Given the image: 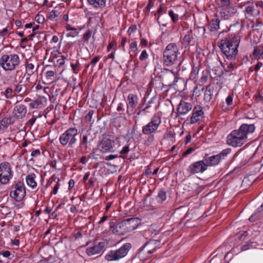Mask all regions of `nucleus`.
<instances>
[{"label": "nucleus", "mask_w": 263, "mask_h": 263, "mask_svg": "<svg viewBox=\"0 0 263 263\" xmlns=\"http://www.w3.org/2000/svg\"><path fill=\"white\" fill-rule=\"evenodd\" d=\"M230 0H220V5L222 8L230 7Z\"/></svg>", "instance_id": "a18cd8bd"}, {"label": "nucleus", "mask_w": 263, "mask_h": 263, "mask_svg": "<svg viewBox=\"0 0 263 263\" xmlns=\"http://www.w3.org/2000/svg\"><path fill=\"white\" fill-rule=\"evenodd\" d=\"M31 156L32 157H35L40 155V151L39 149H35L31 152Z\"/></svg>", "instance_id": "680f3d73"}, {"label": "nucleus", "mask_w": 263, "mask_h": 263, "mask_svg": "<svg viewBox=\"0 0 263 263\" xmlns=\"http://www.w3.org/2000/svg\"><path fill=\"white\" fill-rule=\"evenodd\" d=\"M207 167L203 161L195 162L190 165L187 171L192 174L198 173H203L206 170Z\"/></svg>", "instance_id": "f8f14e48"}, {"label": "nucleus", "mask_w": 263, "mask_h": 263, "mask_svg": "<svg viewBox=\"0 0 263 263\" xmlns=\"http://www.w3.org/2000/svg\"><path fill=\"white\" fill-rule=\"evenodd\" d=\"M14 121L12 117H5L0 122L1 126H3L4 128L7 127L9 125L12 124L14 123Z\"/></svg>", "instance_id": "c85d7f7f"}, {"label": "nucleus", "mask_w": 263, "mask_h": 263, "mask_svg": "<svg viewBox=\"0 0 263 263\" xmlns=\"http://www.w3.org/2000/svg\"><path fill=\"white\" fill-rule=\"evenodd\" d=\"M54 73L53 71H48L46 73V76L48 79H49L53 77L54 76Z\"/></svg>", "instance_id": "0e129e2a"}, {"label": "nucleus", "mask_w": 263, "mask_h": 263, "mask_svg": "<svg viewBox=\"0 0 263 263\" xmlns=\"http://www.w3.org/2000/svg\"><path fill=\"white\" fill-rule=\"evenodd\" d=\"M214 87L211 84L208 85L205 88L204 94V100L205 102H210L213 97Z\"/></svg>", "instance_id": "4be33fe9"}, {"label": "nucleus", "mask_w": 263, "mask_h": 263, "mask_svg": "<svg viewBox=\"0 0 263 263\" xmlns=\"http://www.w3.org/2000/svg\"><path fill=\"white\" fill-rule=\"evenodd\" d=\"M100 57L99 56H97L96 57H95L92 60V61H91V63L90 64L94 65L95 64H96L98 61L99 60H100Z\"/></svg>", "instance_id": "e2e57ef3"}, {"label": "nucleus", "mask_w": 263, "mask_h": 263, "mask_svg": "<svg viewBox=\"0 0 263 263\" xmlns=\"http://www.w3.org/2000/svg\"><path fill=\"white\" fill-rule=\"evenodd\" d=\"M168 15L171 17L173 22L174 23H176L178 20V15L175 14L173 11L171 10L168 12Z\"/></svg>", "instance_id": "4c0bfd02"}, {"label": "nucleus", "mask_w": 263, "mask_h": 263, "mask_svg": "<svg viewBox=\"0 0 263 263\" xmlns=\"http://www.w3.org/2000/svg\"><path fill=\"white\" fill-rule=\"evenodd\" d=\"M79 64V62H77L76 64H74L73 63L71 64V66L72 69L73 71L76 73H77V72L76 71V68Z\"/></svg>", "instance_id": "338daca9"}, {"label": "nucleus", "mask_w": 263, "mask_h": 263, "mask_svg": "<svg viewBox=\"0 0 263 263\" xmlns=\"http://www.w3.org/2000/svg\"><path fill=\"white\" fill-rule=\"evenodd\" d=\"M263 9V3L262 1L258 2L256 4H252L246 8L245 11L246 18L250 20L257 17Z\"/></svg>", "instance_id": "9d476101"}, {"label": "nucleus", "mask_w": 263, "mask_h": 263, "mask_svg": "<svg viewBox=\"0 0 263 263\" xmlns=\"http://www.w3.org/2000/svg\"><path fill=\"white\" fill-rule=\"evenodd\" d=\"M151 105H145L144 103L139 106L137 109V114L138 116L141 115L143 112H149Z\"/></svg>", "instance_id": "c756f323"}, {"label": "nucleus", "mask_w": 263, "mask_h": 263, "mask_svg": "<svg viewBox=\"0 0 263 263\" xmlns=\"http://www.w3.org/2000/svg\"><path fill=\"white\" fill-rule=\"evenodd\" d=\"M117 157V155H110L109 156H106L105 158V160L106 161H109L110 160H112Z\"/></svg>", "instance_id": "13d9d810"}, {"label": "nucleus", "mask_w": 263, "mask_h": 263, "mask_svg": "<svg viewBox=\"0 0 263 263\" xmlns=\"http://www.w3.org/2000/svg\"><path fill=\"white\" fill-rule=\"evenodd\" d=\"M253 0H237L239 3L238 4L241 7L245 6V5L249 4Z\"/></svg>", "instance_id": "09e8293b"}, {"label": "nucleus", "mask_w": 263, "mask_h": 263, "mask_svg": "<svg viewBox=\"0 0 263 263\" xmlns=\"http://www.w3.org/2000/svg\"><path fill=\"white\" fill-rule=\"evenodd\" d=\"M254 124H242L238 129H235L227 136V143L234 147H239L248 140V136L254 132Z\"/></svg>", "instance_id": "f257e3e1"}, {"label": "nucleus", "mask_w": 263, "mask_h": 263, "mask_svg": "<svg viewBox=\"0 0 263 263\" xmlns=\"http://www.w3.org/2000/svg\"><path fill=\"white\" fill-rule=\"evenodd\" d=\"M91 31L90 30H87L83 35L82 41L84 44H87L88 43L89 40L91 36Z\"/></svg>", "instance_id": "72a5a7b5"}, {"label": "nucleus", "mask_w": 263, "mask_h": 263, "mask_svg": "<svg viewBox=\"0 0 263 263\" xmlns=\"http://www.w3.org/2000/svg\"><path fill=\"white\" fill-rule=\"evenodd\" d=\"M179 54V48L176 43L168 44L163 52V64L166 66L176 64Z\"/></svg>", "instance_id": "20e7f679"}, {"label": "nucleus", "mask_w": 263, "mask_h": 263, "mask_svg": "<svg viewBox=\"0 0 263 263\" xmlns=\"http://www.w3.org/2000/svg\"><path fill=\"white\" fill-rule=\"evenodd\" d=\"M152 165L150 164L147 166V168L146 169L145 172V174L146 176H148V175H151L152 174Z\"/></svg>", "instance_id": "5fc2aeb1"}, {"label": "nucleus", "mask_w": 263, "mask_h": 263, "mask_svg": "<svg viewBox=\"0 0 263 263\" xmlns=\"http://www.w3.org/2000/svg\"><path fill=\"white\" fill-rule=\"evenodd\" d=\"M137 29V27L136 25H132L130 26V27L128 29V32L130 34L131 33H133L135 32Z\"/></svg>", "instance_id": "bf43d9fd"}, {"label": "nucleus", "mask_w": 263, "mask_h": 263, "mask_svg": "<svg viewBox=\"0 0 263 263\" xmlns=\"http://www.w3.org/2000/svg\"><path fill=\"white\" fill-rule=\"evenodd\" d=\"M194 151V148H188L186 151H185L182 154V156L183 157H185L187 155H188L189 154H191V153H192Z\"/></svg>", "instance_id": "6e6d98bb"}, {"label": "nucleus", "mask_w": 263, "mask_h": 263, "mask_svg": "<svg viewBox=\"0 0 263 263\" xmlns=\"http://www.w3.org/2000/svg\"><path fill=\"white\" fill-rule=\"evenodd\" d=\"M26 195V190L23 182L18 181L11 186L10 196L16 201H21Z\"/></svg>", "instance_id": "1a4fd4ad"}, {"label": "nucleus", "mask_w": 263, "mask_h": 263, "mask_svg": "<svg viewBox=\"0 0 263 263\" xmlns=\"http://www.w3.org/2000/svg\"><path fill=\"white\" fill-rule=\"evenodd\" d=\"M40 104H41V101L37 99L31 102L29 105L30 108L33 109L37 108Z\"/></svg>", "instance_id": "58836bf2"}, {"label": "nucleus", "mask_w": 263, "mask_h": 263, "mask_svg": "<svg viewBox=\"0 0 263 263\" xmlns=\"http://www.w3.org/2000/svg\"><path fill=\"white\" fill-rule=\"evenodd\" d=\"M208 78V76L207 75V74L206 73L205 74V72H203L202 76L200 78V81H201V83H203L205 82H206Z\"/></svg>", "instance_id": "603ef678"}, {"label": "nucleus", "mask_w": 263, "mask_h": 263, "mask_svg": "<svg viewBox=\"0 0 263 263\" xmlns=\"http://www.w3.org/2000/svg\"><path fill=\"white\" fill-rule=\"evenodd\" d=\"M253 242H248L246 244L243 245L241 248V250L242 251H246L249 249L251 246Z\"/></svg>", "instance_id": "de8ad7c7"}, {"label": "nucleus", "mask_w": 263, "mask_h": 263, "mask_svg": "<svg viewBox=\"0 0 263 263\" xmlns=\"http://www.w3.org/2000/svg\"><path fill=\"white\" fill-rule=\"evenodd\" d=\"M226 103L228 106L232 105L233 103V97L232 96L229 95L226 98Z\"/></svg>", "instance_id": "3c124183"}, {"label": "nucleus", "mask_w": 263, "mask_h": 263, "mask_svg": "<svg viewBox=\"0 0 263 263\" xmlns=\"http://www.w3.org/2000/svg\"><path fill=\"white\" fill-rule=\"evenodd\" d=\"M166 192L164 190H160L157 197L158 202L161 203L166 199Z\"/></svg>", "instance_id": "473e14b6"}, {"label": "nucleus", "mask_w": 263, "mask_h": 263, "mask_svg": "<svg viewBox=\"0 0 263 263\" xmlns=\"http://www.w3.org/2000/svg\"><path fill=\"white\" fill-rule=\"evenodd\" d=\"M159 241L157 240H151L147 242L145 245L140 248L139 253H148L152 254L156 251L158 243Z\"/></svg>", "instance_id": "ddd939ff"}, {"label": "nucleus", "mask_w": 263, "mask_h": 263, "mask_svg": "<svg viewBox=\"0 0 263 263\" xmlns=\"http://www.w3.org/2000/svg\"><path fill=\"white\" fill-rule=\"evenodd\" d=\"M198 73V69L197 67H193L190 73V77L191 79L197 80V75Z\"/></svg>", "instance_id": "e433bc0d"}, {"label": "nucleus", "mask_w": 263, "mask_h": 263, "mask_svg": "<svg viewBox=\"0 0 263 263\" xmlns=\"http://www.w3.org/2000/svg\"><path fill=\"white\" fill-rule=\"evenodd\" d=\"M27 113V108L23 104H16L13 111V116L18 119L25 117Z\"/></svg>", "instance_id": "2eb2a0df"}, {"label": "nucleus", "mask_w": 263, "mask_h": 263, "mask_svg": "<svg viewBox=\"0 0 263 263\" xmlns=\"http://www.w3.org/2000/svg\"><path fill=\"white\" fill-rule=\"evenodd\" d=\"M263 54V47L258 46L254 49L253 54L255 58L259 59Z\"/></svg>", "instance_id": "2f4dec72"}, {"label": "nucleus", "mask_w": 263, "mask_h": 263, "mask_svg": "<svg viewBox=\"0 0 263 263\" xmlns=\"http://www.w3.org/2000/svg\"><path fill=\"white\" fill-rule=\"evenodd\" d=\"M231 151V149L230 148H226L223 149L219 154L218 155V156H220V159H221V158H224L226 156H227L228 154H229Z\"/></svg>", "instance_id": "a19ab883"}, {"label": "nucleus", "mask_w": 263, "mask_h": 263, "mask_svg": "<svg viewBox=\"0 0 263 263\" xmlns=\"http://www.w3.org/2000/svg\"><path fill=\"white\" fill-rule=\"evenodd\" d=\"M87 143H88V138L87 136L85 135L83 136L82 139V141L80 143V145L81 146H84L85 148H87Z\"/></svg>", "instance_id": "79ce46f5"}, {"label": "nucleus", "mask_w": 263, "mask_h": 263, "mask_svg": "<svg viewBox=\"0 0 263 263\" xmlns=\"http://www.w3.org/2000/svg\"><path fill=\"white\" fill-rule=\"evenodd\" d=\"M141 223V220L138 217H133L123 220L117 224L110 222V228L114 234L123 235L127 233L135 230Z\"/></svg>", "instance_id": "7ed1b4c3"}, {"label": "nucleus", "mask_w": 263, "mask_h": 263, "mask_svg": "<svg viewBox=\"0 0 263 263\" xmlns=\"http://www.w3.org/2000/svg\"><path fill=\"white\" fill-rule=\"evenodd\" d=\"M26 90L27 89L26 86L22 84V80L20 81L17 84L14 85V93H21V94H24Z\"/></svg>", "instance_id": "a878e982"}, {"label": "nucleus", "mask_w": 263, "mask_h": 263, "mask_svg": "<svg viewBox=\"0 0 263 263\" xmlns=\"http://www.w3.org/2000/svg\"><path fill=\"white\" fill-rule=\"evenodd\" d=\"M69 32L66 34L67 37H74L78 35L79 32L77 29H74L72 31H69Z\"/></svg>", "instance_id": "ea45409f"}, {"label": "nucleus", "mask_w": 263, "mask_h": 263, "mask_svg": "<svg viewBox=\"0 0 263 263\" xmlns=\"http://www.w3.org/2000/svg\"><path fill=\"white\" fill-rule=\"evenodd\" d=\"M233 10L231 7L222 8L220 12V17L224 20H228L234 13Z\"/></svg>", "instance_id": "412c9836"}, {"label": "nucleus", "mask_w": 263, "mask_h": 263, "mask_svg": "<svg viewBox=\"0 0 263 263\" xmlns=\"http://www.w3.org/2000/svg\"><path fill=\"white\" fill-rule=\"evenodd\" d=\"M148 58V54L145 50L142 51L141 55L139 57V59L141 61H143Z\"/></svg>", "instance_id": "37998d69"}, {"label": "nucleus", "mask_w": 263, "mask_h": 263, "mask_svg": "<svg viewBox=\"0 0 263 263\" xmlns=\"http://www.w3.org/2000/svg\"><path fill=\"white\" fill-rule=\"evenodd\" d=\"M35 20L39 23H40L42 22H43V21L44 20V18L43 17L42 15H37L36 17H35Z\"/></svg>", "instance_id": "052dcab7"}, {"label": "nucleus", "mask_w": 263, "mask_h": 263, "mask_svg": "<svg viewBox=\"0 0 263 263\" xmlns=\"http://www.w3.org/2000/svg\"><path fill=\"white\" fill-rule=\"evenodd\" d=\"M35 175L34 174H31L26 176V182L28 186L32 189L35 188L37 186V183L35 181Z\"/></svg>", "instance_id": "393cba45"}, {"label": "nucleus", "mask_w": 263, "mask_h": 263, "mask_svg": "<svg viewBox=\"0 0 263 263\" xmlns=\"http://www.w3.org/2000/svg\"><path fill=\"white\" fill-rule=\"evenodd\" d=\"M1 254L5 257H9L11 255V253L9 251H3Z\"/></svg>", "instance_id": "69168bd1"}, {"label": "nucleus", "mask_w": 263, "mask_h": 263, "mask_svg": "<svg viewBox=\"0 0 263 263\" xmlns=\"http://www.w3.org/2000/svg\"><path fill=\"white\" fill-rule=\"evenodd\" d=\"M161 123L160 117L156 116H153L151 121L142 127V133L144 135H148L155 133L157 131Z\"/></svg>", "instance_id": "9b49d317"}, {"label": "nucleus", "mask_w": 263, "mask_h": 263, "mask_svg": "<svg viewBox=\"0 0 263 263\" xmlns=\"http://www.w3.org/2000/svg\"><path fill=\"white\" fill-rule=\"evenodd\" d=\"M127 113L131 115L134 113L135 109L138 103V98L137 95L129 94L127 97Z\"/></svg>", "instance_id": "4468645a"}, {"label": "nucleus", "mask_w": 263, "mask_h": 263, "mask_svg": "<svg viewBox=\"0 0 263 263\" xmlns=\"http://www.w3.org/2000/svg\"><path fill=\"white\" fill-rule=\"evenodd\" d=\"M104 247V242H100L98 243V245L88 248L86 250V253L89 256L99 254L102 251Z\"/></svg>", "instance_id": "6ab92c4d"}, {"label": "nucleus", "mask_w": 263, "mask_h": 263, "mask_svg": "<svg viewBox=\"0 0 263 263\" xmlns=\"http://www.w3.org/2000/svg\"><path fill=\"white\" fill-rule=\"evenodd\" d=\"M78 135V129L75 127H70L61 135L59 139L60 142L63 146L68 144L70 147L72 148L77 141Z\"/></svg>", "instance_id": "0eeeda50"}, {"label": "nucleus", "mask_w": 263, "mask_h": 263, "mask_svg": "<svg viewBox=\"0 0 263 263\" xmlns=\"http://www.w3.org/2000/svg\"><path fill=\"white\" fill-rule=\"evenodd\" d=\"M26 69L28 76L26 78V81H29L30 76L33 74L36 71V70L34 68V65L32 63H28L26 67Z\"/></svg>", "instance_id": "cd10ccee"}, {"label": "nucleus", "mask_w": 263, "mask_h": 263, "mask_svg": "<svg viewBox=\"0 0 263 263\" xmlns=\"http://www.w3.org/2000/svg\"><path fill=\"white\" fill-rule=\"evenodd\" d=\"M89 5L95 8H103L106 6V0H87Z\"/></svg>", "instance_id": "5701e85b"}, {"label": "nucleus", "mask_w": 263, "mask_h": 263, "mask_svg": "<svg viewBox=\"0 0 263 263\" xmlns=\"http://www.w3.org/2000/svg\"><path fill=\"white\" fill-rule=\"evenodd\" d=\"M94 113V111L92 110H90L88 111L87 114L85 116V119L88 122H90L91 121V118Z\"/></svg>", "instance_id": "49530a36"}, {"label": "nucleus", "mask_w": 263, "mask_h": 263, "mask_svg": "<svg viewBox=\"0 0 263 263\" xmlns=\"http://www.w3.org/2000/svg\"><path fill=\"white\" fill-rule=\"evenodd\" d=\"M166 76L170 79H174L173 82L171 84H169V85L170 87L175 86L176 84V83L178 82L179 79L175 77L174 74L170 71L167 72Z\"/></svg>", "instance_id": "f704fd0d"}, {"label": "nucleus", "mask_w": 263, "mask_h": 263, "mask_svg": "<svg viewBox=\"0 0 263 263\" xmlns=\"http://www.w3.org/2000/svg\"><path fill=\"white\" fill-rule=\"evenodd\" d=\"M220 160V156H218V155L211 157H204V162L206 167L209 165H215L219 162Z\"/></svg>", "instance_id": "aec40b11"}, {"label": "nucleus", "mask_w": 263, "mask_h": 263, "mask_svg": "<svg viewBox=\"0 0 263 263\" xmlns=\"http://www.w3.org/2000/svg\"><path fill=\"white\" fill-rule=\"evenodd\" d=\"M220 20L218 18L212 19L209 24V27L211 31H217L219 28Z\"/></svg>", "instance_id": "b1692460"}, {"label": "nucleus", "mask_w": 263, "mask_h": 263, "mask_svg": "<svg viewBox=\"0 0 263 263\" xmlns=\"http://www.w3.org/2000/svg\"><path fill=\"white\" fill-rule=\"evenodd\" d=\"M115 145V141L109 139L104 138L100 141V146L104 151L106 153L111 152Z\"/></svg>", "instance_id": "f3484780"}, {"label": "nucleus", "mask_w": 263, "mask_h": 263, "mask_svg": "<svg viewBox=\"0 0 263 263\" xmlns=\"http://www.w3.org/2000/svg\"><path fill=\"white\" fill-rule=\"evenodd\" d=\"M203 114L202 107L200 106L195 107L193 110L192 116L191 117V123L193 124L199 121Z\"/></svg>", "instance_id": "a211bd4d"}, {"label": "nucleus", "mask_w": 263, "mask_h": 263, "mask_svg": "<svg viewBox=\"0 0 263 263\" xmlns=\"http://www.w3.org/2000/svg\"><path fill=\"white\" fill-rule=\"evenodd\" d=\"M240 36L237 34H231L218 43V46L225 57L229 60L236 59Z\"/></svg>", "instance_id": "f03ea898"}, {"label": "nucleus", "mask_w": 263, "mask_h": 263, "mask_svg": "<svg viewBox=\"0 0 263 263\" xmlns=\"http://www.w3.org/2000/svg\"><path fill=\"white\" fill-rule=\"evenodd\" d=\"M192 39H193L192 31L190 30L187 32V34L185 35L183 39L182 44H183L185 48L189 46Z\"/></svg>", "instance_id": "bb28decb"}, {"label": "nucleus", "mask_w": 263, "mask_h": 263, "mask_svg": "<svg viewBox=\"0 0 263 263\" xmlns=\"http://www.w3.org/2000/svg\"><path fill=\"white\" fill-rule=\"evenodd\" d=\"M53 180L55 182V184L53 186L52 193L55 195L57 193L58 191L60 186V183H59L60 179L59 178L55 177L54 178Z\"/></svg>", "instance_id": "c9c22d12"}, {"label": "nucleus", "mask_w": 263, "mask_h": 263, "mask_svg": "<svg viewBox=\"0 0 263 263\" xmlns=\"http://www.w3.org/2000/svg\"><path fill=\"white\" fill-rule=\"evenodd\" d=\"M13 173L10 164L7 162L0 163V182L7 184L13 176Z\"/></svg>", "instance_id": "6e6552de"}, {"label": "nucleus", "mask_w": 263, "mask_h": 263, "mask_svg": "<svg viewBox=\"0 0 263 263\" xmlns=\"http://www.w3.org/2000/svg\"><path fill=\"white\" fill-rule=\"evenodd\" d=\"M58 17V14H57V11L55 10L51 11L49 15V18L50 20H57Z\"/></svg>", "instance_id": "c03bdc74"}, {"label": "nucleus", "mask_w": 263, "mask_h": 263, "mask_svg": "<svg viewBox=\"0 0 263 263\" xmlns=\"http://www.w3.org/2000/svg\"><path fill=\"white\" fill-rule=\"evenodd\" d=\"M13 90L10 87H7L5 91L1 92L2 95H4L7 99L12 98L15 96V93L13 94Z\"/></svg>", "instance_id": "7c9ffc66"}, {"label": "nucleus", "mask_w": 263, "mask_h": 263, "mask_svg": "<svg viewBox=\"0 0 263 263\" xmlns=\"http://www.w3.org/2000/svg\"><path fill=\"white\" fill-rule=\"evenodd\" d=\"M192 108V104L181 100L177 107V114L178 116L186 115Z\"/></svg>", "instance_id": "dca6fc26"}, {"label": "nucleus", "mask_w": 263, "mask_h": 263, "mask_svg": "<svg viewBox=\"0 0 263 263\" xmlns=\"http://www.w3.org/2000/svg\"><path fill=\"white\" fill-rule=\"evenodd\" d=\"M65 58H62L57 61V63L59 66H62L65 64Z\"/></svg>", "instance_id": "864d4df0"}, {"label": "nucleus", "mask_w": 263, "mask_h": 263, "mask_svg": "<svg viewBox=\"0 0 263 263\" xmlns=\"http://www.w3.org/2000/svg\"><path fill=\"white\" fill-rule=\"evenodd\" d=\"M132 248L130 243H125L118 249L109 251L105 258L108 261H118L125 257Z\"/></svg>", "instance_id": "39448f33"}, {"label": "nucleus", "mask_w": 263, "mask_h": 263, "mask_svg": "<svg viewBox=\"0 0 263 263\" xmlns=\"http://www.w3.org/2000/svg\"><path fill=\"white\" fill-rule=\"evenodd\" d=\"M130 49H131L133 51H135L137 50L138 48H137V42H132V43L130 44Z\"/></svg>", "instance_id": "8fccbe9b"}, {"label": "nucleus", "mask_w": 263, "mask_h": 263, "mask_svg": "<svg viewBox=\"0 0 263 263\" xmlns=\"http://www.w3.org/2000/svg\"><path fill=\"white\" fill-rule=\"evenodd\" d=\"M66 29L67 31H72L74 29H77V28L72 27L70 24H67L66 26Z\"/></svg>", "instance_id": "774afa93"}, {"label": "nucleus", "mask_w": 263, "mask_h": 263, "mask_svg": "<svg viewBox=\"0 0 263 263\" xmlns=\"http://www.w3.org/2000/svg\"><path fill=\"white\" fill-rule=\"evenodd\" d=\"M20 63V58L16 54H4L0 59V65L5 71L14 70Z\"/></svg>", "instance_id": "423d86ee"}, {"label": "nucleus", "mask_w": 263, "mask_h": 263, "mask_svg": "<svg viewBox=\"0 0 263 263\" xmlns=\"http://www.w3.org/2000/svg\"><path fill=\"white\" fill-rule=\"evenodd\" d=\"M129 151V149L128 146H125L123 147V149L120 152V154H127V153H128Z\"/></svg>", "instance_id": "4d7b16f0"}]
</instances>
